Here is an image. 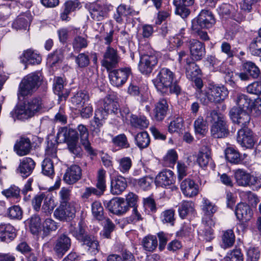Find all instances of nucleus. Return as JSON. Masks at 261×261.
Listing matches in <instances>:
<instances>
[{
    "label": "nucleus",
    "instance_id": "obj_40",
    "mask_svg": "<svg viewBox=\"0 0 261 261\" xmlns=\"http://www.w3.org/2000/svg\"><path fill=\"white\" fill-rule=\"evenodd\" d=\"M194 128L196 133L204 136L208 130L207 121L204 120L203 117L199 116L194 122Z\"/></svg>",
    "mask_w": 261,
    "mask_h": 261
},
{
    "label": "nucleus",
    "instance_id": "obj_37",
    "mask_svg": "<svg viewBox=\"0 0 261 261\" xmlns=\"http://www.w3.org/2000/svg\"><path fill=\"white\" fill-rule=\"evenodd\" d=\"M194 211V203L191 201H184L179 205L178 213L180 218L184 219Z\"/></svg>",
    "mask_w": 261,
    "mask_h": 261
},
{
    "label": "nucleus",
    "instance_id": "obj_3",
    "mask_svg": "<svg viewBox=\"0 0 261 261\" xmlns=\"http://www.w3.org/2000/svg\"><path fill=\"white\" fill-rule=\"evenodd\" d=\"M206 117L213 122L211 127V134L214 138H223L229 133L226 117L224 115L213 110L208 111Z\"/></svg>",
    "mask_w": 261,
    "mask_h": 261
},
{
    "label": "nucleus",
    "instance_id": "obj_53",
    "mask_svg": "<svg viewBox=\"0 0 261 261\" xmlns=\"http://www.w3.org/2000/svg\"><path fill=\"white\" fill-rule=\"evenodd\" d=\"M119 167L118 169L122 173L128 172L129 169L132 166V161L129 157H124L118 161Z\"/></svg>",
    "mask_w": 261,
    "mask_h": 261
},
{
    "label": "nucleus",
    "instance_id": "obj_24",
    "mask_svg": "<svg viewBox=\"0 0 261 261\" xmlns=\"http://www.w3.org/2000/svg\"><path fill=\"white\" fill-rule=\"evenodd\" d=\"M175 12L182 18H186L190 13L189 7L194 3V0H174Z\"/></svg>",
    "mask_w": 261,
    "mask_h": 261
},
{
    "label": "nucleus",
    "instance_id": "obj_22",
    "mask_svg": "<svg viewBox=\"0 0 261 261\" xmlns=\"http://www.w3.org/2000/svg\"><path fill=\"white\" fill-rule=\"evenodd\" d=\"M127 187L126 178L121 175L117 176L111 180L110 192L114 195H119L125 191Z\"/></svg>",
    "mask_w": 261,
    "mask_h": 261
},
{
    "label": "nucleus",
    "instance_id": "obj_5",
    "mask_svg": "<svg viewBox=\"0 0 261 261\" xmlns=\"http://www.w3.org/2000/svg\"><path fill=\"white\" fill-rule=\"evenodd\" d=\"M43 108V103L40 97H34L29 99L23 105L16 107L11 112L12 116L19 120L27 119L39 112Z\"/></svg>",
    "mask_w": 261,
    "mask_h": 261
},
{
    "label": "nucleus",
    "instance_id": "obj_61",
    "mask_svg": "<svg viewBox=\"0 0 261 261\" xmlns=\"http://www.w3.org/2000/svg\"><path fill=\"white\" fill-rule=\"evenodd\" d=\"M63 59V55L62 51L60 50H56L53 54L48 55L47 58V62L51 66L62 61Z\"/></svg>",
    "mask_w": 261,
    "mask_h": 261
},
{
    "label": "nucleus",
    "instance_id": "obj_33",
    "mask_svg": "<svg viewBox=\"0 0 261 261\" xmlns=\"http://www.w3.org/2000/svg\"><path fill=\"white\" fill-rule=\"evenodd\" d=\"M237 108L245 111H249L252 106V100L248 96L244 94H238L236 98Z\"/></svg>",
    "mask_w": 261,
    "mask_h": 261
},
{
    "label": "nucleus",
    "instance_id": "obj_31",
    "mask_svg": "<svg viewBox=\"0 0 261 261\" xmlns=\"http://www.w3.org/2000/svg\"><path fill=\"white\" fill-rule=\"evenodd\" d=\"M77 130L78 137L80 138L81 144L87 152L91 154H93V151L88 139L89 132L87 128L83 124H80L77 127Z\"/></svg>",
    "mask_w": 261,
    "mask_h": 261
},
{
    "label": "nucleus",
    "instance_id": "obj_16",
    "mask_svg": "<svg viewBox=\"0 0 261 261\" xmlns=\"http://www.w3.org/2000/svg\"><path fill=\"white\" fill-rule=\"evenodd\" d=\"M189 48L192 59L201 60L205 55L204 44L198 40L192 39L189 41Z\"/></svg>",
    "mask_w": 261,
    "mask_h": 261
},
{
    "label": "nucleus",
    "instance_id": "obj_57",
    "mask_svg": "<svg viewBox=\"0 0 261 261\" xmlns=\"http://www.w3.org/2000/svg\"><path fill=\"white\" fill-rule=\"evenodd\" d=\"M161 218L163 223H169L171 225H173L175 221L174 211L172 210L164 211L161 214Z\"/></svg>",
    "mask_w": 261,
    "mask_h": 261
},
{
    "label": "nucleus",
    "instance_id": "obj_63",
    "mask_svg": "<svg viewBox=\"0 0 261 261\" xmlns=\"http://www.w3.org/2000/svg\"><path fill=\"white\" fill-rule=\"evenodd\" d=\"M72 45L75 51H80L81 49L87 47V42L85 38L77 36L74 39Z\"/></svg>",
    "mask_w": 261,
    "mask_h": 261
},
{
    "label": "nucleus",
    "instance_id": "obj_7",
    "mask_svg": "<svg viewBox=\"0 0 261 261\" xmlns=\"http://www.w3.org/2000/svg\"><path fill=\"white\" fill-rule=\"evenodd\" d=\"M41 81V76L36 73H32L24 76L19 86L18 97L32 94L38 89Z\"/></svg>",
    "mask_w": 261,
    "mask_h": 261
},
{
    "label": "nucleus",
    "instance_id": "obj_52",
    "mask_svg": "<svg viewBox=\"0 0 261 261\" xmlns=\"http://www.w3.org/2000/svg\"><path fill=\"white\" fill-rule=\"evenodd\" d=\"M202 210L205 215H213L217 211V207L206 198L202 199Z\"/></svg>",
    "mask_w": 261,
    "mask_h": 261
},
{
    "label": "nucleus",
    "instance_id": "obj_59",
    "mask_svg": "<svg viewBox=\"0 0 261 261\" xmlns=\"http://www.w3.org/2000/svg\"><path fill=\"white\" fill-rule=\"evenodd\" d=\"M20 189L16 186H11L2 191V194L7 198H18L19 197Z\"/></svg>",
    "mask_w": 261,
    "mask_h": 261
},
{
    "label": "nucleus",
    "instance_id": "obj_6",
    "mask_svg": "<svg viewBox=\"0 0 261 261\" xmlns=\"http://www.w3.org/2000/svg\"><path fill=\"white\" fill-rule=\"evenodd\" d=\"M97 115L107 118L110 116L112 119L118 121L121 116L124 117L122 112L120 110L119 103L111 98L106 97L101 102L100 107L95 111Z\"/></svg>",
    "mask_w": 261,
    "mask_h": 261
},
{
    "label": "nucleus",
    "instance_id": "obj_15",
    "mask_svg": "<svg viewBox=\"0 0 261 261\" xmlns=\"http://www.w3.org/2000/svg\"><path fill=\"white\" fill-rule=\"evenodd\" d=\"M237 139L242 147L247 148H251L255 144L254 134L248 127L242 128L238 130Z\"/></svg>",
    "mask_w": 261,
    "mask_h": 261
},
{
    "label": "nucleus",
    "instance_id": "obj_9",
    "mask_svg": "<svg viewBox=\"0 0 261 261\" xmlns=\"http://www.w3.org/2000/svg\"><path fill=\"white\" fill-rule=\"evenodd\" d=\"M132 73V69L129 67L113 70L109 73L110 83L114 86L121 87L126 83Z\"/></svg>",
    "mask_w": 261,
    "mask_h": 261
},
{
    "label": "nucleus",
    "instance_id": "obj_62",
    "mask_svg": "<svg viewBox=\"0 0 261 261\" xmlns=\"http://www.w3.org/2000/svg\"><path fill=\"white\" fill-rule=\"evenodd\" d=\"M75 63L80 68H85L90 63V60L88 55L85 53H81L75 58Z\"/></svg>",
    "mask_w": 261,
    "mask_h": 261
},
{
    "label": "nucleus",
    "instance_id": "obj_14",
    "mask_svg": "<svg viewBox=\"0 0 261 261\" xmlns=\"http://www.w3.org/2000/svg\"><path fill=\"white\" fill-rule=\"evenodd\" d=\"M106 207L110 212L117 215H122L128 210V204L124 199L121 197H116L109 201Z\"/></svg>",
    "mask_w": 261,
    "mask_h": 261
},
{
    "label": "nucleus",
    "instance_id": "obj_17",
    "mask_svg": "<svg viewBox=\"0 0 261 261\" xmlns=\"http://www.w3.org/2000/svg\"><path fill=\"white\" fill-rule=\"evenodd\" d=\"M75 208L70 203L61 204L54 212V216L61 220H68L75 214Z\"/></svg>",
    "mask_w": 261,
    "mask_h": 261
},
{
    "label": "nucleus",
    "instance_id": "obj_2",
    "mask_svg": "<svg viewBox=\"0 0 261 261\" xmlns=\"http://www.w3.org/2000/svg\"><path fill=\"white\" fill-rule=\"evenodd\" d=\"M69 232L83 245L86 246L91 253L95 254L98 251L99 246L98 241L93 236L87 233L86 226L82 221L77 224H71Z\"/></svg>",
    "mask_w": 261,
    "mask_h": 261
},
{
    "label": "nucleus",
    "instance_id": "obj_45",
    "mask_svg": "<svg viewBox=\"0 0 261 261\" xmlns=\"http://www.w3.org/2000/svg\"><path fill=\"white\" fill-rule=\"evenodd\" d=\"M42 173L49 177H51L54 174L53 162L50 158H45L42 163Z\"/></svg>",
    "mask_w": 261,
    "mask_h": 261
},
{
    "label": "nucleus",
    "instance_id": "obj_1",
    "mask_svg": "<svg viewBox=\"0 0 261 261\" xmlns=\"http://www.w3.org/2000/svg\"><path fill=\"white\" fill-rule=\"evenodd\" d=\"M152 82L157 90L163 94L178 95L181 92L175 73L168 68H162Z\"/></svg>",
    "mask_w": 261,
    "mask_h": 261
},
{
    "label": "nucleus",
    "instance_id": "obj_49",
    "mask_svg": "<svg viewBox=\"0 0 261 261\" xmlns=\"http://www.w3.org/2000/svg\"><path fill=\"white\" fill-rule=\"evenodd\" d=\"M92 212L93 216L98 220L104 219L103 209L100 202L95 201L92 204Z\"/></svg>",
    "mask_w": 261,
    "mask_h": 261
},
{
    "label": "nucleus",
    "instance_id": "obj_54",
    "mask_svg": "<svg viewBox=\"0 0 261 261\" xmlns=\"http://www.w3.org/2000/svg\"><path fill=\"white\" fill-rule=\"evenodd\" d=\"M177 154L174 150L171 149L169 150L164 158L165 165L169 167L174 165L177 160Z\"/></svg>",
    "mask_w": 261,
    "mask_h": 261
},
{
    "label": "nucleus",
    "instance_id": "obj_25",
    "mask_svg": "<svg viewBox=\"0 0 261 261\" xmlns=\"http://www.w3.org/2000/svg\"><path fill=\"white\" fill-rule=\"evenodd\" d=\"M234 178L237 184L240 186H247L254 184L252 179L255 181V177L251 176L249 173L243 169H237L234 171Z\"/></svg>",
    "mask_w": 261,
    "mask_h": 261
},
{
    "label": "nucleus",
    "instance_id": "obj_11",
    "mask_svg": "<svg viewBox=\"0 0 261 261\" xmlns=\"http://www.w3.org/2000/svg\"><path fill=\"white\" fill-rule=\"evenodd\" d=\"M71 245L70 238L65 233L59 234L54 245V250L57 255L62 257L70 249Z\"/></svg>",
    "mask_w": 261,
    "mask_h": 261
},
{
    "label": "nucleus",
    "instance_id": "obj_55",
    "mask_svg": "<svg viewBox=\"0 0 261 261\" xmlns=\"http://www.w3.org/2000/svg\"><path fill=\"white\" fill-rule=\"evenodd\" d=\"M226 261H243V255L240 249H234L227 253Z\"/></svg>",
    "mask_w": 261,
    "mask_h": 261
},
{
    "label": "nucleus",
    "instance_id": "obj_39",
    "mask_svg": "<svg viewBox=\"0 0 261 261\" xmlns=\"http://www.w3.org/2000/svg\"><path fill=\"white\" fill-rule=\"evenodd\" d=\"M104 119H105V118L101 117L100 115H97V113L95 112L93 121L91 123V130L93 136H100L101 128L105 123Z\"/></svg>",
    "mask_w": 261,
    "mask_h": 261
},
{
    "label": "nucleus",
    "instance_id": "obj_12",
    "mask_svg": "<svg viewBox=\"0 0 261 261\" xmlns=\"http://www.w3.org/2000/svg\"><path fill=\"white\" fill-rule=\"evenodd\" d=\"M229 114L233 122L242 128L246 127L250 121V116L247 112L237 108L236 106L233 107L230 110Z\"/></svg>",
    "mask_w": 261,
    "mask_h": 261
},
{
    "label": "nucleus",
    "instance_id": "obj_41",
    "mask_svg": "<svg viewBox=\"0 0 261 261\" xmlns=\"http://www.w3.org/2000/svg\"><path fill=\"white\" fill-rule=\"evenodd\" d=\"M137 145L140 149H143L148 146L150 144V138L146 132L138 133L135 137Z\"/></svg>",
    "mask_w": 261,
    "mask_h": 261
},
{
    "label": "nucleus",
    "instance_id": "obj_21",
    "mask_svg": "<svg viewBox=\"0 0 261 261\" xmlns=\"http://www.w3.org/2000/svg\"><path fill=\"white\" fill-rule=\"evenodd\" d=\"M180 189L183 194L188 197L195 196L199 192L198 185L189 178H187L181 182Z\"/></svg>",
    "mask_w": 261,
    "mask_h": 261
},
{
    "label": "nucleus",
    "instance_id": "obj_51",
    "mask_svg": "<svg viewBox=\"0 0 261 261\" xmlns=\"http://www.w3.org/2000/svg\"><path fill=\"white\" fill-rule=\"evenodd\" d=\"M97 178L96 187L99 191H102V195L106 189V171L103 169L99 170Z\"/></svg>",
    "mask_w": 261,
    "mask_h": 261
},
{
    "label": "nucleus",
    "instance_id": "obj_29",
    "mask_svg": "<svg viewBox=\"0 0 261 261\" xmlns=\"http://www.w3.org/2000/svg\"><path fill=\"white\" fill-rule=\"evenodd\" d=\"M14 149L19 156L28 154L31 149V141L29 138L21 137L17 140L14 145Z\"/></svg>",
    "mask_w": 261,
    "mask_h": 261
},
{
    "label": "nucleus",
    "instance_id": "obj_42",
    "mask_svg": "<svg viewBox=\"0 0 261 261\" xmlns=\"http://www.w3.org/2000/svg\"><path fill=\"white\" fill-rule=\"evenodd\" d=\"M88 99L89 96L86 93L83 92H79L72 97L71 102L76 108H79L83 107Z\"/></svg>",
    "mask_w": 261,
    "mask_h": 261
},
{
    "label": "nucleus",
    "instance_id": "obj_50",
    "mask_svg": "<svg viewBox=\"0 0 261 261\" xmlns=\"http://www.w3.org/2000/svg\"><path fill=\"white\" fill-rule=\"evenodd\" d=\"M249 50L254 56H261V36L255 38L249 45Z\"/></svg>",
    "mask_w": 261,
    "mask_h": 261
},
{
    "label": "nucleus",
    "instance_id": "obj_32",
    "mask_svg": "<svg viewBox=\"0 0 261 261\" xmlns=\"http://www.w3.org/2000/svg\"><path fill=\"white\" fill-rule=\"evenodd\" d=\"M31 20L30 12H27L17 16L13 22L12 27L16 30L26 29Z\"/></svg>",
    "mask_w": 261,
    "mask_h": 261
},
{
    "label": "nucleus",
    "instance_id": "obj_36",
    "mask_svg": "<svg viewBox=\"0 0 261 261\" xmlns=\"http://www.w3.org/2000/svg\"><path fill=\"white\" fill-rule=\"evenodd\" d=\"M141 244L145 250L152 252L158 246V240L155 236L149 234L143 238Z\"/></svg>",
    "mask_w": 261,
    "mask_h": 261
},
{
    "label": "nucleus",
    "instance_id": "obj_27",
    "mask_svg": "<svg viewBox=\"0 0 261 261\" xmlns=\"http://www.w3.org/2000/svg\"><path fill=\"white\" fill-rule=\"evenodd\" d=\"M235 214L237 218L243 222H248L252 217L253 212L250 206L244 203H239L236 207Z\"/></svg>",
    "mask_w": 261,
    "mask_h": 261
},
{
    "label": "nucleus",
    "instance_id": "obj_26",
    "mask_svg": "<svg viewBox=\"0 0 261 261\" xmlns=\"http://www.w3.org/2000/svg\"><path fill=\"white\" fill-rule=\"evenodd\" d=\"M16 236L14 227L9 223L0 224V240L2 242H9Z\"/></svg>",
    "mask_w": 261,
    "mask_h": 261
},
{
    "label": "nucleus",
    "instance_id": "obj_18",
    "mask_svg": "<svg viewBox=\"0 0 261 261\" xmlns=\"http://www.w3.org/2000/svg\"><path fill=\"white\" fill-rule=\"evenodd\" d=\"M36 165L35 162L30 158H24L20 160L17 168V173L21 176L27 178L33 172Z\"/></svg>",
    "mask_w": 261,
    "mask_h": 261
},
{
    "label": "nucleus",
    "instance_id": "obj_35",
    "mask_svg": "<svg viewBox=\"0 0 261 261\" xmlns=\"http://www.w3.org/2000/svg\"><path fill=\"white\" fill-rule=\"evenodd\" d=\"M23 56V62L32 65L39 64L42 60L40 55L31 49L24 51Z\"/></svg>",
    "mask_w": 261,
    "mask_h": 261
},
{
    "label": "nucleus",
    "instance_id": "obj_64",
    "mask_svg": "<svg viewBox=\"0 0 261 261\" xmlns=\"http://www.w3.org/2000/svg\"><path fill=\"white\" fill-rule=\"evenodd\" d=\"M182 125V119L180 117L176 118L170 122L168 126V131L171 133L178 132L181 129Z\"/></svg>",
    "mask_w": 261,
    "mask_h": 261
},
{
    "label": "nucleus",
    "instance_id": "obj_13",
    "mask_svg": "<svg viewBox=\"0 0 261 261\" xmlns=\"http://www.w3.org/2000/svg\"><path fill=\"white\" fill-rule=\"evenodd\" d=\"M119 60L120 57L117 50L109 46L106 49L101 64L108 70H109L116 67Z\"/></svg>",
    "mask_w": 261,
    "mask_h": 261
},
{
    "label": "nucleus",
    "instance_id": "obj_28",
    "mask_svg": "<svg viewBox=\"0 0 261 261\" xmlns=\"http://www.w3.org/2000/svg\"><path fill=\"white\" fill-rule=\"evenodd\" d=\"M187 77L193 80L194 78L201 74V70L197 64L191 58L186 59V64L184 66Z\"/></svg>",
    "mask_w": 261,
    "mask_h": 261
},
{
    "label": "nucleus",
    "instance_id": "obj_38",
    "mask_svg": "<svg viewBox=\"0 0 261 261\" xmlns=\"http://www.w3.org/2000/svg\"><path fill=\"white\" fill-rule=\"evenodd\" d=\"M29 226L31 233L33 234H38L41 230V221L37 215H33L28 220Z\"/></svg>",
    "mask_w": 261,
    "mask_h": 261
},
{
    "label": "nucleus",
    "instance_id": "obj_47",
    "mask_svg": "<svg viewBox=\"0 0 261 261\" xmlns=\"http://www.w3.org/2000/svg\"><path fill=\"white\" fill-rule=\"evenodd\" d=\"M56 204L53 197L49 195H45L42 207V212L47 215L50 214L54 210Z\"/></svg>",
    "mask_w": 261,
    "mask_h": 261
},
{
    "label": "nucleus",
    "instance_id": "obj_34",
    "mask_svg": "<svg viewBox=\"0 0 261 261\" xmlns=\"http://www.w3.org/2000/svg\"><path fill=\"white\" fill-rule=\"evenodd\" d=\"M211 151L206 147L202 148L197 155V161L199 166L205 168L211 162Z\"/></svg>",
    "mask_w": 261,
    "mask_h": 261
},
{
    "label": "nucleus",
    "instance_id": "obj_20",
    "mask_svg": "<svg viewBox=\"0 0 261 261\" xmlns=\"http://www.w3.org/2000/svg\"><path fill=\"white\" fill-rule=\"evenodd\" d=\"M110 7L111 6L108 5H93L90 9L92 18L98 21L102 20L110 10Z\"/></svg>",
    "mask_w": 261,
    "mask_h": 261
},
{
    "label": "nucleus",
    "instance_id": "obj_10",
    "mask_svg": "<svg viewBox=\"0 0 261 261\" xmlns=\"http://www.w3.org/2000/svg\"><path fill=\"white\" fill-rule=\"evenodd\" d=\"M158 62L157 57L154 53L141 55L138 65L139 69L143 74H150Z\"/></svg>",
    "mask_w": 261,
    "mask_h": 261
},
{
    "label": "nucleus",
    "instance_id": "obj_4",
    "mask_svg": "<svg viewBox=\"0 0 261 261\" xmlns=\"http://www.w3.org/2000/svg\"><path fill=\"white\" fill-rule=\"evenodd\" d=\"M228 92L224 86H212L207 91L199 90L196 97L201 103L208 105L210 102L219 103L228 96Z\"/></svg>",
    "mask_w": 261,
    "mask_h": 261
},
{
    "label": "nucleus",
    "instance_id": "obj_8",
    "mask_svg": "<svg viewBox=\"0 0 261 261\" xmlns=\"http://www.w3.org/2000/svg\"><path fill=\"white\" fill-rule=\"evenodd\" d=\"M215 23V19L212 13L207 10H202L198 16L192 21L193 30L209 29Z\"/></svg>",
    "mask_w": 261,
    "mask_h": 261
},
{
    "label": "nucleus",
    "instance_id": "obj_23",
    "mask_svg": "<svg viewBox=\"0 0 261 261\" xmlns=\"http://www.w3.org/2000/svg\"><path fill=\"white\" fill-rule=\"evenodd\" d=\"M173 181L174 173L170 170H165L160 172L155 179L157 186L164 188L171 186Z\"/></svg>",
    "mask_w": 261,
    "mask_h": 261
},
{
    "label": "nucleus",
    "instance_id": "obj_58",
    "mask_svg": "<svg viewBox=\"0 0 261 261\" xmlns=\"http://www.w3.org/2000/svg\"><path fill=\"white\" fill-rule=\"evenodd\" d=\"M117 12L123 17L132 16H134L138 15V12L133 10L131 7L125 5H120L117 9Z\"/></svg>",
    "mask_w": 261,
    "mask_h": 261
},
{
    "label": "nucleus",
    "instance_id": "obj_30",
    "mask_svg": "<svg viewBox=\"0 0 261 261\" xmlns=\"http://www.w3.org/2000/svg\"><path fill=\"white\" fill-rule=\"evenodd\" d=\"M168 109V105L166 99H160L155 105L153 110L154 118L155 120L162 121L165 117Z\"/></svg>",
    "mask_w": 261,
    "mask_h": 261
},
{
    "label": "nucleus",
    "instance_id": "obj_60",
    "mask_svg": "<svg viewBox=\"0 0 261 261\" xmlns=\"http://www.w3.org/2000/svg\"><path fill=\"white\" fill-rule=\"evenodd\" d=\"M57 152V144L52 142L48 141L47 146L45 149L46 158H51L52 159H56Z\"/></svg>",
    "mask_w": 261,
    "mask_h": 261
},
{
    "label": "nucleus",
    "instance_id": "obj_19",
    "mask_svg": "<svg viewBox=\"0 0 261 261\" xmlns=\"http://www.w3.org/2000/svg\"><path fill=\"white\" fill-rule=\"evenodd\" d=\"M82 177V169L76 165H73L68 168L64 174L63 179L69 185L76 182Z\"/></svg>",
    "mask_w": 261,
    "mask_h": 261
},
{
    "label": "nucleus",
    "instance_id": "obj_56",
    "mask_svg": "<svg viewBox=\"0 0 261 261\" xmlns=\"http://www.w3.org/2000/svg\"><path fill=\"white\" fill-rule=\"evenodd\" d=\"M56 223L52 219H46L43 224V231L45 236H48L51 231L57 229Z\"/></svg>",
    "mask_w": 261,
    "mask_h": 261
},
{
    "label": "nucleus",
    "instance_id": "obj_43",
    "mask_svg": "<svg viewBox=\"0 0 261 261\" xmlns=\"http://www.w3.org/2000/svg\"><path fill=\"white\" fill-rule=\"evenodd\" d=\"M225 158L231 163L238 164L241 162L239 152L232 147H228L225 150Z\"/></svg>",
    "mask_w": 261,
    "mask_h": 261
},
{
    "label": "nucleus",
    "instance_id": "obj_46",
    "mask_svg": "<svg viewBox=\"0 0 261 261\" xmlns=\"http://www.w3.org/2000/svg\"><path fill=\"white\" fill-rule=\"evenodd\" d=\"M223 245L225 248L231 247L235 241V236L231 229H228L223 232L222 237Z\"/></svg>",
    "mask_w": 261,
    "mask_h": 261
},
{
    "label": "nucleus",
    "instance_id": "obj_48",
    "mask_svg": "<svg viewBox=\"0 0 261 261\" xmlns=\"http://www.w3.org/2000/svg\"><path fill=\"white\" fill-rule=\"evenodd\" d=\"M244 70L254 79L258 77L260 74L259 68L251 62H247L243 64Z\"/></svg>",
    "mask_w": 261,
    "mask_h": 261
},
{
    "label": "nucleus",
    "instance_id": "obj_44",
    "mask_svg": "<svg viewBox=\"0 0 261 261\" xmlns=\"http://www.w3.org/2000/svg\"><path fill=\"white\" fill-rule=\"evenodd\" d=\"M130 121L133 126L140 129L147 127L149 124L148 120L144 116L138 117L136 115H132Z\"/></svg>",
    "mask_w": 261,
    "mask_h": 261
}]
</instances>
